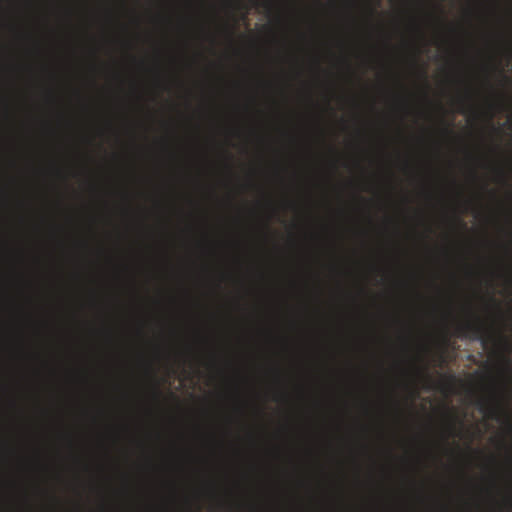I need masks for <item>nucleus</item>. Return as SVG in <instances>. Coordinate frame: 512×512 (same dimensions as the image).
<instances>
[{
	"label": "nucleus",
	"instance_id": "obj_1",
	"mask_svg": "<svg viewBox=\"0 0 512 512\" xmlns=\"http://www.w3.org/2000/svg\"><path fill=\"white\" fill-rule=\"evenodd\" d=\"M459 330L465 336H471L475 339H481L483 341L486 340L489 327L488 325L478 316H475L474 320L466 321L463 323Z\"/></svg>",
	"mask_w": 512,
	"mask_h": 512
},
{
	"label": "nucleus",
	"instance_id": "obj_2",
	"mask_svg": "<svg viewBox=\"0 0 512 512\" xmlns=\"http://www.w3.org/2000/svg\"><path fill=\"white\" fill-rule=\"evenodd\" d=\"M479 409L481 412L487 414L490 418L496 420H499L500 416L503 414L508 415V412L503 404L494 397L488 400H482L479 403Z\"/></svg>",
	"mask_w": 512,
	"mask_h": 512
},
{
	"label": "nucleus",
	"instance_id": "obj_4",
	"mask_svg": "<svg viewBox=\"0 0 512 512\" xmlns=\"http://www.w3.org/2000/svg\"><path fill=\"white\" fill-rule=\"evenodd\" d=\"M154 394L158 398L160 396V391L158 389H155Z\"/></svg>",
	"mask_w": 512,
	"mask_h": 512
},
{
	"label": "nucleus",
	"instance_id": "obj_5",
	"mask_svg": "<svg viewBox=\"0 0 512 512\" xmlns=\"http://www.w3.org/2000/svg\"><path fill=\"white\" fill-rule=\"evenodd\" d=\"M444 131H445V133H447V134L452 133V131H451L450 129H448V128H445V130H444Z\"/></svg>",
	"mask_w": 512,
	"mask_h": 512
},
{
	"label": "nucleus",
	"instance_id": "obj_7",
	"mask_svg": "<svg viewBox=\"0 0 512 512\" xmlns=\"http://www.w3.org/2000/svg\"><path fill=\"white\" fill-rule=\"evenodd\" d=\"M500 175L502 178L504 177L503 171H500Z\"/></svg>",
	"mask_w": 512,
	"mask_h": 512
},
{
	"label": "nucleus",
	"instance_id": "obj_3",
	"mask_svg": "<svg viewBox=\"0 0 512 512\" xmlns=\"http://www.w3.org/2000/svg\"><path fill=\"white\" fill-rule=\"evenodd\" d=\"M449 431H450L451 435L454 434V431H455V423L454 422L449 425Z\"/></svg>",
	"mask_w": 512,
	"mask_h": 512
},
{
	"label": "nucleus",
	"instance_id": "obj_6",
	"mask_svg": "<svg viewBox=\"0 0 512 512\" xmlns=\"http://www.w3.org/2000/svg\"><path fill=\"white\" fill-rule=\"evenodd\" d=\"M466 100H467V97L466 98H462L461 102L464 103V102H466Z\"/></svg>",
	"mask_w": 512,
	"mask_h": 512
}]
</instances>
